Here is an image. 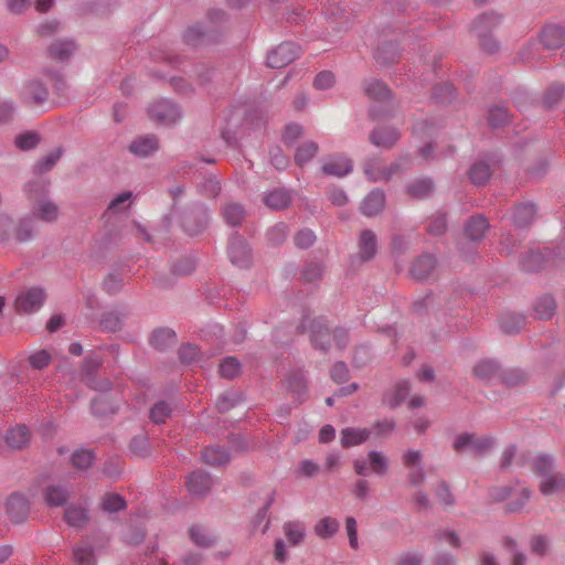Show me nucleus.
Listing matches in <instances>:
<instances>
[{
  "instance_id": "nucleus-57",
  "label": "nucleus",
  "mask_w": 565,
  "mask_h": 565,
  "mask_svg": "<svg viewBox=\"0 0 565 565\" xmlns=\"http://www.w3.org/2000/svg\"><path fill=\"white\" fill-rule=\"evenodd\" d=\"M565 95V86L562 84L551 85L543 98V103L547 108H552L559 103Z\"/></svg>"
},
{
  "instance_id": "nucleus-54",
  "label": "nucleus",
  "mask_w": 565,
  "mask_h": 565,
  "mask_svg": "<svg viewBox=\"0 0 565 565\" xmlns=\"http://www.w3.org/2000/svg\"><path fill=\"white\" fill-rule=\"evenodd\" d=\"M242 365L234 356H228L220 364V374L224 379L233 380L241 374Z\"/></svg>"
},
{
  "instance_id": "nucleus-58",
  "label": "nucleus",
  "mask_w": 565,
  "mask_h": 565,
  "mask_svg": "<svg viewBox=\"0 0 565 565\" xmlns=\"http://www.w3.org/2000/svg\"><path fill=\"white\" fill-rule=\"evenodd\" d=\"M288 387L299 402L305 399L307 383L301 374H294L288 379Z\"/></svg>"
},
{
  "instance_id": "nucleus-44",
  "label": "nucleus",
  "mask_w": 565,
  "mask_h": 565,
  "mask_svg": "<svg viewBox=\"0 0 565 565\" xmlns=\"http://www.w3.org/2000/svg\"><path fill=\"white\" fill-rule=\"evenodd\" d=\"M318 150L319 147L317 142L312 140L302 142L300 146L297 147L295 152L296 164L302 167L303 164H306L316 157Z\"/></svg>"
},
{
  "instance_id": "nucleus-9",
  "label": "nucleus",
  "mask_w": 565,
  "mask_h": 565,
  "mask_svg": "<svg viewBox=\"0 0 565 565\" xmlns=\"http://www.w3.org/2000/svg\"><path fill=\"white\" fill-rule=\"evenodd\" d=\"M209 218L207 209L204 205H198L183 215L182 225L190 235H198L205 228Z\"/></svg>"
},
{
  "instance_id": "nucleus-34",
  "label": "nucleus",
  "mask_w": 565,
  "mask_h": 565,
  "mask_svg": "<svg viewBox=\"0 0 565 565\" xmlns=\"http://www.w3.org/2000/svg\"><path fill=\"white\" fill-rule=\"evenodd\" d=\"M202 460L213 467L225 466L230 462V454L220 446L205 447L202 450Z\"/></svg>"
},
{
  "instance_id": "nucleus-39",
  "label": "nucleus",
  "mask_w": 565,
  "mask_h": 565,
  "mask_svg": "<svg viewBox=\"0 0 565 565\" xmlns=\"http://www.w3.org/2000/svg\"><path fill=\"white\" fill-rule=\"evenodd\" d=\"M492 174L490 166L482 161H476L469 169L468 175L471 183L476 185H483L488 182Z\"/></svg>"
},
{
  "instance_id": "nucleus-59",
  "label": "nucleus",
  "mask_w": 565,
  "mask_h": 565,
  "mask_svg": "<svg viewBox=\"0 0 565 565\" xmlns=\"http://www.w3.org/2000/svg\"><path fill=\"white\" fill-rule=\"evenodd\" d=\"M509 111L504 106H493L489 109V124L492 127H501L509 122Z\"/></svg>"
},
{
  "instance_id": "nucleus-2",
  "label": "nucleus",
  "mask_w": 565,
  "mask_h": 565,
  "mask_svg": "<svg viewBox=\"0 0 565 565\" xmlns=\"http://www.w3.org/2000/svg\"><path fill=\"white\" fill-rule=\"evenodd\" d=\"M532 471L542 479L539 488L543 495H551L565 489V473L555 470V459L552 455L535 456L532 459Z\"/></svg>"
},
{
  "instance_id": "nucleus-62",
  "label": "nucleus",
  "mask_w": 565,
  "mask_h": 565,
  "mask_svg": "<svg viewBox=\"0 0 565 565\" xmlns=\"http://www.w3.org/2000/svg\"><path fill=\"white\" fill-rule=\"evenodd\" d=\"M530 547L533 554L543 557L548 553L550 539L546 535H534L530 540Z\"/></svg>"
},
{
  "instance_id": "nucleus-17",
  "label": "nucleus",
  "mask_w": 565,
  "mask_h": 565,
  "mask_svg": "<svg viewBox=\"0 0 565 565\" xmlns=\"http://www.w3.org/2000/svg\"><path fill=\"white\" fill-rule=\"evenodd\" d=\"M331 332L321 320H313L310 324V341L315 349L327 353L330 349Z\"/></svg>"
},
{
  "instance_id": "nucleus-5",
  "label": "nucleus",
  "mask_w": 565,
  "mask_h": 565,
  "mask_svg": "<svg viewBox=\"0 0 565 565\" xmlns=\"http://www.w3.org/2000/svg\"><path fill=\"white\" fill-rule=\"evenodd\" d=\"M149 118L159 125L170 126L175 124L181 118L179 107L168 100L161 99L148 107Z\"/></svg>"
},
{
  "instance_id": "nucleus-64",
  "label": "nucleus",
  "mask_w": 565,
  "mask_h": 565,
  "mask_svg": "<svg viewBox=\"0 0 565 565\" xmlns=\"http://www.w3.org/2000/svg\"><path fill=\"white\" fill-rule=\"evenodd\" d=\"M423 553L405 552L396 558L394 565H423Z\"/></svg>"
},
{
  "instance_id": "nucleus-13",
  "label": "nucleus",
  "mask_w": 565,
  "mask_h": 565,
  "mask_svg": "<svg viewBox=\"0 0 565 565\" xmlns=\"http://www.w3.org/2000/svg\"><path fill=\"white\" fill-rule=\"evenodd\" d=\"M183 41L189 46L198 47L214 42L216 39L214 38L213 29H207L202 23H196L184 31Z\"/></svg>"
},
{
  "instance_id": "nucleus-27",
  "label": "nucleus",
  "mask_w": 565,
  "mask_h": 565,
  "mask_svg": "<svg viewBox=\"0 0 565 565\" xmlns=\"http://www.w3.org/2000/svg\"><path fill=\"white\" fill-rule=\"evenodd\" d=\"M409 391V383L407 381H401L393 388L384 393L383 403L390 408H395L404 402Z\"/></svg>"
},
{
  "instance_id": "nucleus-55",
  "label": "nucleus",
  "mask_w": 565,
  "mask_h": 565,
  "mask_svg": "<svg viewBox=\"0 0 565 565\" xmlns=\"http://www.w3.org/2000/svg\"><path fill=\"white\" fill-rule=\"evenodd\" d=\"M411 167V157L408 154L401 156L387 168H383L384 181H388L394 174L404 172Z\"/></svg>"
},
{
  "instance_id": "nucleus-48",
  "label": "nucleus",
  "mask_w": 565,
  "mask_h": 565,
  "mask_svg": "<svg viewBox=\"0 0 565 565\" xmlns=\"http://www.w3.org/2000/svg\"><path fill=\"white\" fill-rule=\"evenodd\" d=\"M556 310V303L552 296L545 295L537 299L534 312L540 319H550Z\"/></svg>"
},
{
  "instance_id": "nucleus-50",
  "label": "nucleus",
  "mask_w": 565,
  "mask_h": 565,
  "mask_svg": "<svg viewBox=\"0 0 565 565\" xmlns=\"http://www.w3.org/2000/svg\"><path fill=\"white\" fill-rule=\"evenodd\" d=\"M521 264L525 271L534 273L544 267L545 257L539 250H531L522 258Z\"/></svg>"
},
{
  "instance_id": "nucleus-11",
  "label": "nucleus",
  "mask_w": 565,
  "mask_h": 565,
  "mask_svg": "<svg viewBox=\"0 0 565 565\" xmlns=\"http://www.w3.org/2000/svg\"><path fill=\"white\" fill-rule=\"evenodd\" d=\"M214 486L212 476L203 470L193 471L186 479V488L191 495L204 498Z\"/></svg>"
},
{
  "instance_id": "nucleus-42",
  "label": "nucleus",
  "mask_w": 565,
  "mask_h": 565,
  "mask_svg": "<svg viewBox=\"0 0 565 565\" xmlns=\"http://www.w3.org/2000/svg\"><path fill=\"white\" fill-rule=\"evenodd\" d=\"M525 323V318L519 313L507 312L500 317V328L507 334L518 333Z\"/></svg>"
},
{
  "instance_id": "nucleus-60",
  "label": "nucleus",
  "mask_w": 565,
  "mask_h": 565,
  "mask_svg": "<svg viewBox=\"0 0 565 565\" xmlns=\"http://www.w3.org/2000/svg\"><path fill=\"white\" fill-rule=\"evenodd\" d=\"M288 235V225L277 223L267 232V239L273 246L282 244Z\"/></svg>"
},
{
  "instance_id": "nucleus-12",
  "label": "nucleus",
  "mask_w": 565,
  "mask_h": 565,
  "mask_svg": "<svg viewBox=\"0 0 565 565\" xmlns=\"http://www.w3.org/2000/svg\"><path fill=\"white\" fill-rule=\"evenodd\" d=\"M401 138L397 128L391 126L376 127L370 132V142L379 148L391 149Z\"/></svg>"
},
{
  "instance_id": "nucleus-8",
  "label": "nucleus",
  "mask_w": 565,
  "mask_h": 565,
  "mask_svg": "<svg viewBox=\"0 0 565 565\" xmlns=\"http://www.w3.org/2000/svg\"><path fill=\"white\" fill-rule=\"evenodd\" d=\"M359 250L354 257H352V263H366L372 260L377 253V237L372 230H363L360 233L359 242H358Z\"/></svg>"
},
{
  "instance_id": "nucleus-28",
  "label": "nucleus",
  "mask_w": 565,
  "mask_h": 565,
  "mask_svg": "<svg viewBox=\"0 0 565 565\" xmlns=\"http://www.w3.org/2000/svg\"><path fill=\"white\" fill-rule=\"evenodd\" d=\"M76 49V43L73 40H57L49 46V55L53 60L63 62L68 60Z\"/></svg>"
},
{
  "instance_id": "nucleus-41",
  "label": "nucleus",
  "mask_w": 565,
  "mask_h": 565,
  "mask_svg": "<svg viewBox=\"0 0 565 565\" xmlns=\"http://www.w3.org/2000/svg\"><path fill=\"white\" fill-rule=\"evenodd\" d=\"M367 462L370 470L377 476H385L390 468V459L387 456L377 450L367 452Z\"/></svg>"
},
{
  "instance_id": "nucleus-1",
  "label": "nucleus",
  "mask_w": 565,
  "mask_h": 565,
  "mask_svg": "<svg viewBox=\"0 0 565 565\" xmlns=\"http://www.w3.org/2000/svg\"><path fill=\"white\" fill-rule=\"evenodd\" d=\"M50 180H33L24 185V192L31 203L33 218L46 223L57 220L60 214L58 205L50 199Z\"/></svg>"
},
{
  "instance_id": "nucleus-3",
  "label": "nucleus",
  "mask_w": 565,
  "mask_h": 565,
  "mask_svg": "<svg viewBox=\"0 0 565 565\" xmlns=\"http://www.w3.org/2000/svg\"><path fill=\"white\" fill-rule=\"evenodd\" d=\"M452 446L456 451H462L469 448L473 455L484 456L495 446V438L492 436L479 437L475 434L462 433L456 436Z\"/></svg>"
},
{
  "instance_id": "nucleus-18",
  "label": "nucleus",
  "mask_w": 565,
  "mask_h": 565,
  "mask_svg": "<svg viewBox=\"0 0 565 565\" xmlns=\"http://www.w3.org/2000/svg\"><path fill=\"white\" fill-rule=\"evenodd\" d=\"M7 513L11 521L18 523L26 519L30 510L28 500L18 493L11 494L7 500Z\"/></svg>"
},
{
  "instance_id": "nucleus-22",
  "label": "nucleus",
  "mask_w": 565,
  "mask_h": 565,
  "mask_svg": "<svg viewBox=\"0 0 565 565\" xmlns=\"http://www.w3.org/2000/svg\"><path fill=\"white\" fill-rule=\"evenodd\" d=\"M436 264V258L433 255H420L412 265L411 274L417 280H425L433 274Z\"/></svg>"
},
{
  "instance_id": "nucleus-33",
  "label": "nucleus",
  "mask_w": 565,
  "mask_h": 565,
  "mask_svg": "<svg viewBox=\"0 0 565 565\" xmlns=\"http://www.w3.org/2000/svg\"><path fill=\"white\" fill-rule=\"evenodd\" d=\"M221 212L225 223L232 227L241 226L246 215L244 206L236 202L225 203Z\"/></svg>"
},
{
  "instance_id": "nucleus-15",
  "label": "nucleus",
  "mask_w": 565,
  "mask_h": 565,
  "mask_svg": "<svg viewBox=\"0 0 565 565\" xmlns=\"http://www.w3.org/2000/svg\"><path fill=\"white\" fill-rule=\"evenodd\" d=\"M322 173L326 175H333L343 178L352 172V160L343 154H334L329 158L321 167Z\"/></svg>"
},
{
  "instance_id": "nucleus-20",
  "label": "nucleus",
  "mask_w": 565,
  "mask_h": 565,
  "mask_svg": "<svg viewBox=\"0 0 565 565\" xmlns=\"http://www.w3.org/2000/svg\"><path fill=\"white\" fill-rule=\"evenodd\" d=\"M128 149L135 156L148 157L158 150V140L153 135L137 137L130 142Z\"/></svg>"
},
{
  "instance_id": "nucleus-36",
  "label": "nucleus",
  "mask_w": 565,
  "mask_h": 565,
  "mask_svg": "<svg viewBox=\"0 0 565 565\" xmlns=\"http://www.w3.org/2000/svg\"><path fill=\"white\" fill-rule=\"evenodd\" d=\"M371 431L367 428L348 427L341 430V445L345 448L361 445L370 437Z\"/></svg>"
},
{
  "instance_id": "nucleus-45",
  "label": "nucleus",
  "mask_w": 565,
  "mask_h": 565,
  "mask_svg": "<svg viewBox=\"0 0 565 565\" xmlns=\"http://www.w3.org/2000/svg\"><path fill=\"white\" fill-rule=\"evenodd\" d=\"M527 380V373L518 367L501 370V376L499 377V381L509 387L523 385Z\"/></svg>"
},
{
  "instance_id": "nucleus-4",
  "label": "nucleus",
  "mask_w": 565,
  "mask_h": 565,
  "mask_svg": "<svg viewBox=\"0 0 565 565\" xmlns=\"http://www.w3.org/2000/svg\"><path fill=\"white\" fill-rule=\"evenodd\" d=\"M46 299L44 288L33 286L20 291L15 298L14 306L18 313L30 315L40 310Z\"/></svg>"
},
{
  "instance_id": "nucleus-35",
  "label": "nucleus",
  "mask_w": 565,
  "mask_h": 565,
  "mask_svg": "<svg viewBox=\"0 0 565 565\" xmlns=\"http://www.w3.org/2000/svg\"><path fill=\"white\" fill-rule=\"evenodd\" d=\"M536 209L532 203H521L513 211V223L516 227H527L535 218Z\"/></svg>"
},
{
  "instance_id": "nucleus-19",
  "label": "nucleus",
  "mask_w": 565,
  "mask_h": 565,
  "mask_svg": "<svg viewBox=\"0 0 565 565\" xmlns=\"http://www.w3.org/2000/svg\"><path fill=\"white\" fill-rule=\"evenodd\" d=\"M12 232L17 242H30L35 236L36 221L31 215L20 217L17 222L13 221Z\"/></svg>"
},
{
  "instance_id": "nucleus-10",
  "label": "nucleus",
  "mask_w": 565,
  "mask_h": 565,
  "mask_svg": "<svg viewBox=\"0 0 565 565\" xmlns=\"http://www.w3.org/2000/svg\"><path fill=\"white\" fill-rule=\"evenodd\" d=\"M228 257L232 264L246 268L252 262V250L246 241L238 235H234L228 244Z\"/></svg>"
},
{
  "instance_id": "nucleus-53",
  "label": "nucleus",
  "mask_w": 565,
  "mask_h": 565,
  "mask_svg": "<svg viewBox=\"0 0 565 565\" xmlns=\"http://www.w3.org/2000/svg\"><path fill=\"white\" fill-rule=\"evenodd\" d=\"M126 508L125 499L118 493H106L102 499V509L108 513H116Z\"/></svg>"
},
{
  "instance_id": "nucleus-31",
  "label": "nucleus",
  "mask_w": 565,
  "mask_h": 565,
  "mask_svg": "<svg viewBox=\"0 0 565 565\" xmlns=\"http://www.w3.org/2000/svg\"><path fill=\"white\" fill-rule=\"evenodd\" d=\"M30 438L29 428L25 425H18L8 431L6 441L12 449H23L29 445Z\"/></svg>"
},
{
  "instance_id": "nucleus-37",
  "label": "nucleus",
  "mask_w": 565,
  "mask_h": 565,
  "mask_svg": "<svg viewBox=\"0 0 565 565\" xmlns=\"http://www.w3.org/2000/svg\"><path fill=\"white\" fill-rule=\"evenodd\" d=\"M64 520L70 526L83 529L89 521L88 511L81 505H70L65 510Z\"/></svg>"
},
{
  "instance_id": "nucleus-47",
  "label": "nucleus",
  "mask_w": 565,
  "mask_h": 565,
  "mask_svg": "<svg viewBox=\"0 0 565 565\" xmlns=\"http://www.w3.org/2000/svg\"><path fill=\"white\" fill-rule=\"evenodd\" d=\"M95 454L93 450L79 448L71 456L72 465L78 470H86L93 466Z\"/></svg>"
},
{
  "instance_id": "nucleus-32",
  "label": "nucleus",
  "mask_w": 565,
  "mask_h": 565,
  "mask_svg": "<svg viewBox=\"0 0 565 565\" xmlns=\"http://www.w3.org/2000/svg\"><path fill=\"white\" fill-rule=\"evenodd\" d=\"M399 57V50L395 42H382L374 52V58L383 66L394 63Z\"/></svg>"
},
{
  "instance_id": "nucleus-16",
  "label": "nucleus",
  "mask_w": 565,
  "mask_h": 565,
  "mask_svg": "<svg viewBox=\"0 0 565 565\" xmlns=\"http://www.w3.org/2000/svg\"><path fill=\"white\" fill-rule=\"evenodd\" d=\"M49 97L46 86L39 79L25 83L21 92V98L25 104H43Z\"/></svg>"
},
{
  "instance_id": "nucleus-26",
  "label": "nucleus",
  "mask_w": 565,
  "mask_h": 565,
  "mask_svg": "<svg viewBox=\"0 0 565 565\" xmlns=\"http://www.w3.org/2000/svg\"><path fill=\"white\" fill-rule=\"evenodd\" d=\"M150 344L156 350H168L177 344V334L172 329L158 328L150 335Z\"/></svg>"
},
{
  "instance_id": "nucleus-38",
  "label": "nucleus",
  "mask_w": 565,
  "mask_h": 565,
  "mask_svg": "<svg viewBox=\"0 0 565 565\" xmlns=\"http://www.w3.org/2000/svg\"><path fill=\"white\" fill-rule=\"evenodd\" d=\"M264 202L273 210L286 209L291 202V194L285 189H275L264 196Z\"/></svg>"
},
{
  "instance_id": "nucleus-14",
  "label": "nucleus",
  "mask_w": 565,
  "mask_h": 565,
  "mask_svg": "<svg viewBox=\"0 0 565 565\" xmlns=\"http://www.w3.org/2000/svg\"><path fill=\"white\" fill-rule=\"evenodd\" d=\"M501 366L494 360H481L472 369V375L484 384L499 381Z\"/></svg>"
},
{
  "instance_id": "nucleus-46",
  "label": "nucleus",
  "mask_w": 565,
  "mask_h": 565,
  "mask_svg": "<svg viewBox=\"0 0 565 565\" xmlns=\"http://www.w3.org/2000/svg\"><path fill=\"white\" fill-rule=\"evenodd\" d=\"M74 561L77 565H96L94 550L86 543H79L73 547Z\"/></svg>"
},
{
  "instance_id": "nucleus-24",
  "label": "nucleus",
  "mask_w": 565,
  "mask_h": 565,
  "mask_svg": "<svg viewBox=\"0 0 565 565\" xmlns=\"http://www.w3.org/2000/svg\"><path fill=\"white\" fill-rule=\"evenodd\" d=\"M435 191V184L431 178L424 177L409 182L406 188L407 194L417 200L430 196Z\"/></svg>"
},
{
  "instance_id": "nucleus-43",
  "label": "nucleus",
  "mask_w": 565,
  "mask_h": 565,
  "mask_svg": "<svg viewBox=\"0 0 565 565\" xmlns=\"http://www.w3.org/2000/svg\"><path fill=\"white\" fill-rule=\"evenodd\" d=\"M282 530L291 545H299L306 535L305 524L300 521H288L284 523Z\"/></svg>"
},
{
  "instance_id": "nucleus-25",
  "label": "nucleus",
  "mask_w": 565,
  "mask_h": 565,
  "mask_svg": "<svg viewBox=\"0 0 565 565\" xmlns=\"http://www.w3.org/2000/svg\"><path fill=\"white\" fill-rule=\"evenodd\" d=\"M490 224L483 215L471 216L465 226V233L470 241L480 242L483 239Z\"/></svg>"
},
{
  "instance_id": "nucleus-56",
  "label": "nucleus",
  "mask_w": 565,
  "mask_h": 565,
  "mask_svg": "<svg viewBox=\"0 0 565 565\" xmlns=\"http://www.w3.org/2000/svg\"><path fill=\"white\" fill-rule=\"evenodd\" d=\"M504 547L511 555V565H526L527 556L524 552H522L515 540L511 537H507L504 540Z\"/></svg>"
},
{
  "instance_id": "nucleus-51",
  "label": "nucleus",
  "mask_w": 565,
  "mask_h": 565,
  "mask_svg": "<svg viewBox=\"0 0 565 565\" xmlns=\"http://www.w3.org/2000/svg\"><path fill=\"white\" fill-rule=\"evenodd\" d=\"M62 148H57L40 159L33 167L34 173L42 174L50 171L62 157Z\"/></svg>"
},
{
  "instance_id": "nucleus-61",
  "label": "nucleus",
  "mask_w": 565,
  "mask_h": 565,
  "mask_svg": "<svg viewBox=\"0 0 565 565\" xmlns=\"http://www.w3.org/2000/svg\"><path fill=\"white\" fill-rule=\"evenodd\" d=\"M434 537L436 541L441 542L445 541L449 546L454 548H459L461 546L460 536L450 529H440L434 533Z\"/></svg>"
},
{
  "instance_id": "nucleus-23",
  "label": "nucleus",
  "mask_w": 565,
  "mask_h": 565,
  "mask_svg": "<svg viewBox=\"0 0 565 565\" xmlns=\"http://www.w3.org/2000/svg\"><path fill=\"white\" fill-rule=\"evenodd\" d=\"M45 503L51 508L64 505L70 499V491L62 484H49L43 490Z\"/></svg>"
},
{
  "instance_id": "nucleus-30",
  "label": "nucleus",
  "mask_w": 565,
  "mask_h": 565,
  "mask_svg": "<svg viewBox=\"0 0 565 565\" xmlns=\"http://www.w3.org/2000/svg\"><path fill=\"white\" fill-rule=\"evenodd\" d=\"M363 87L365 95L375 102H386L391 99L392 92L388 88V86L382 81H365Z\"/></svg>"
},
{
  "instance_id": "nucleus-7",
  "label": "nucleus",
  "mask_w": 565,
  "mask_h": 565,
  "mask_svg": "<svg viewBox=\"0 0 565 565\" xmlns=\"http://www.w3.org/2000/svg\"><path fill=\"white\" fill-rule=\"evenodd\" d=\"M487 20H491L493 25H499L501 17L495 12L484 13L473 22L472 28L480 40L482 50L487 53H494L499 50L500 45L499 42L488 33V29L484 26Z\"/></svg>"
},
{
  "instance_id": "nucleus-6",
  "label": "nucleus",
  "mask_w": 565,
  "mask_h": 565,
  "mask_svg": "<svg viewBox=\"0 0 565 565\" xmlns=\"http://www.w3.org/2000/svg\"><path fill=\"white\" fill-rule=\"evenodd\" d=\"M300 54L301 47L298 44L284 42L268 53L267 65L270 68H282L297 60Z\"/></svg>"
},
{
  "instance_id": "nucleus-63",
  "label": "nucleus",
  "mask_w": 565,
  "mask_h": 565,
  "mask_svg": "<svg viewBox=\"0 0 565 565\" xmlns=\"http://www.w3.org/2000/svg\"><path fill=\"white\" fill-rule=\"evenodd\" d=\"M171 415V407L163 401L156 403L150 409V418L154 424L164 423Z\"/></svg>"
},
{
  "instance_id": "nucleus-49",
  "label": "nucleus",
  "mask_w": 565,
  "mask_h": 565,
  "mask_svg": "<svg viewBox=\"0 0 565 565\" xmlns=\"http://www.w3.org/2000/svg\"><path fill=\"white\" fill-rule=\"evenodd\" d=\"M126 318V313L119 311L106 312L100 320V326L108 332L119 331Z\"/></svg>"
},
{
  "instance_id": "nucleus-29",
  "label": "nucleus",
  "mask_w": 565,
  "mask_h": 565,
  "mask_svg": "<svg viewBox=\"0 0 565 565\" xmlns=\"http://www.w3.org/2000/svg\"><path fill=\"white\" fill-rule=\"evenodd\" d=\"M385 204V195L381 190L371 191L361 204V212L366 216H373L380 213Z\"/></svg>"
},
{
  "instance_id": "nucleus-40",
  "label": "nucleus",
  "mask_w": 565,
  "mask_h": 565,
  "mask_svg": "<svg viewBox=\"0 0 565 565\" xmlns=\"http://www.w3.org/2000/svg\"><path fill=\"white\" fill-rule=\"evenodd\" d=\"M340 524L339 521L331 516H324L320 519L313 526L315 534L322 539L328 540L331 539L338 531Z\"/></svg>"
},
{
  "instance_id": "nucleus-21",
  "label": "nucleus",
  "mask_w": 565,
  "mask_h": 565,
  "mask_svg": "<svg viewBox=\"0 0 565 565\" xmlns=\"http://www.w3.org/2000/svg\"><path fill=\"white\" fill-rule=\"evenodd\" d=\"M541 42L548 50H556L565 44V29L559 25H547L541 33Z\"/></svg>"
},
{
  "instance_id": "nucleus-52",
  "label": "nucleus",
  "mask_w": 565,
  "mask_h": 565,
  "mask_svg": "<svg viewBox=\"0 0 565 565\" xmlns=\"http://www.w3.org/2000/svg\"><path fill=\"white\" fill-rule=\"evenodd\" d=\"M130 452L136 457H147L150 455V441L145 434L135 436L129 444Z\"/></svg>"
}]
</instances>
